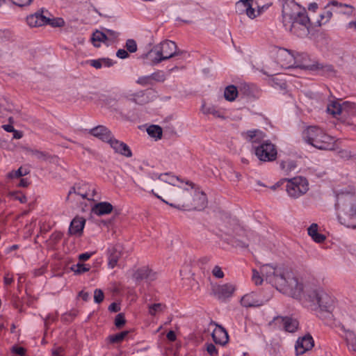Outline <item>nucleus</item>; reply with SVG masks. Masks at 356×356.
<instances>
[{
  "label": "nucleus",
  "mask_w": 356,
  "mask_h": 356,
  "mask_svg": "<svg viewBox=\"0 0 356 356\" xmlns=\"http://www.w3.org/2000/svg\"><path fill=\"white\" fill-rule=\"evenodd\" d=\"M252 281L256 285L262 284L264 279L280 292L295 298H301L302 284L298 281L293 273L281 266L265 264L261 266L260 273L252 270Z\"/></svg>",
  "instance_id": "obj_1"
},
{
  "label": "nucleus",
  "mask_w": 356,
  "mask_h": 356,
  "mask_svg": "<svg viewBox=\"0 0 356 356\" xmlns=\"http://www.w3.org/2000/svg\"><path fill=\"white\" fill-rule=\"evenodd\" d=\"M282 3V24L286 31L298 37L309 33L310 19L305 9L293 0H280Z\"/></svg>",
  "instance_id": "obj_2"
},
{
  "label": "nucleus",
  "mask_w": 356,
  "mask_h": 356,
  "mask_svg": "<svg viewBox=\"0 0 356 356\" xmlns=\"http://www.w3.org/2000/svg\"><path fill=\"white\" fill-rule=\"evenodd\" d=\"M336 208L339 220L346 227L356 228V198L350 193L337 195Z\"/></svg>",
  "instance_id": "obj_3"
},
{
  "label": "nucleus",
  "mask_w": 356,
  "mask_h": 356,
  "mask_svg": "<svg viewBox=\"0 0 356 356\" xmlns=\"http://www.w3.org/2000/svg\"><path fill=\"white\" fill-rule=\"evenodd\" d=\"M185 184L190 186V188H183L181 197L178 199L181 204H170V206L179 210L204 209L207 204L206 195L202 191L195 189L193 182L186 180Z\"/></svg>",
  "instance_id": "obj_4"
},
{
  "label": "nucleus",
  "mask_w": 356,
  "mask_h": 356,
  "mask_svg": "<svg viewBox=\"0 0 356 356\" xmlns=\"http://www.w3.org/2000/svg\"><path fill=\"white\" fill-rule=\"evenodd\" d=\"M302 138L307 144L321 150H334L337 147L334 138L318 127H307L302 133Z\"/></svg>",
  "instance_id": "obj_5"
},
{
  "label": "nucleus",
  "mask_w": 356,
  "mask_h": 356,
  "mask_svg": "<svg viewBox=\"0 0 356 356\" xmlns=\"http://www.w3.org/2000/svg\"><path fill=\"white\" fill-rule=\"evenodd\" d=\"M307 298L314 305H317L322 311L332 313L336 309L335 298L321 288L308 291Z\"/></svg>",
  "instance_id": "obj_6"
},
{
  "label": "nucleus",
  "mask_w": 356,
  "mask_h": 356,
  "mask_svg": "<svg viewBox=\"0 0 356 356\" xmlns=\"http://www.w3.org/2000/svg\"><path fill=\"white\" fill-rule=\"evenodd\" d=\"M294 67L314 71L323 75H331L334 72L332 66L323 65L318 61H312L307 54H295Z\"/></svg>",
  "instance_id": "obj_7"
},
{
  "label": "nucleus",
  "mask_w": 356,
  "mask_h": 356,
  "mask_svg": "<svg viewBox=\"0 0 356 356\" xmlns=\"http://www.w3.org/2000/svg\"><path fill=\"white\" fill-rule=\"evenodd\" d=\"M149 54L150 56H154L152 62L157 64L177 55V47L174 42L165 40L156 45Z\"/></svg>",
  "instance_id": "obj_8"
},
{
  "label": "nucleus",
  "mask_w": 356,
  "mask_h": 356,
  "mask_svg": "<svg viewBox=\"0 0 356 356\" xmlns=\"http://www.w3.org/2000/svg\"><path fill=\"white\" fill-rule=\"evenodd\" d=\"M286 181V191L292 198H298L309 191V182L303 177H296L287 179Z\"/></svg>",
  "instance_id": "obj_9"
},
{
  "label": "nucleus",
  "mask_w": 356,
  "mask_h": 356,
  "mask_svg": "<svg viewBox=\"0 0 356 356\" xmlns=\"http://www.w3.org/2000/svg\"><path fill=\"white\" fill-rule=\"evenodd\" d=\"M118 36L119 33L111 29H104L103 31L97 30L92 35L91 42L95 47H99L102 43L108 46L115 42Z\"/></svg>",
  "instance_id": "obj_10"
},
{
  "label": "nucleus",
  "mask_w": 356,
  "mask_h": 356,
  "mask_svg": "<svg viewBox=\"0 0 356 356\" xmlns=\"http://www.w3.org/2000/svg\"><path fill=\"white\" fill-rule=\"evenodd\" d=\"M254 152L257 158L262 161H272L277 157V149L275 145L268 141L255 147Z\"/></svg>",
  "instance_id": "obj_11"
},
{
  "label": "nucleus",
  "mask_w": 356,
  "mask_h": 356,
  "mask_svg": "<svg viewBox=\"0 0 356 356\" xmlns=\"http://www.w3.org/2000/svg\"><path fill=\"white\" fill-rule=\"evenodd\" d=\"M74 193L82 198L88 200H94L96 193V188L94 186L85 182L76 184L70 191L69 194Z\"/></svg>",
  "instance_id": "obj_12"
},
{
  "label": "nucleus",
  "mask_w": 356,
  "mask_h": 356,
  "mask_svg": "<svg viewBox=\"0 0 356 356\" xmlns=\"http://www.w3.org/2000/svg\"><path fill=\"white\" fill-rule=\"evenodd\" d=\"M271 324L279 328H282L289 332H294L297 331L299 325L298 321L289 316H276L273 318Z\"/></svg>",
  "instance_id": "obj_13"
},
{
  "label": "nucleus",
  "mask_w": 356,
  "mask_h": 356,
  "mask_svg": "<svg viewBox=\"0 0 356 356\" xmlns=\"http://www.w3.org/2000/svg\"><path fill=\"white\" fill-rule=\"evenodd\" d=\"M275 58L282 67H293L295 63V53L286 49L280 48L276 51Z\"/></svg>",
  "instance_id": "obj_14"
},
{
  "label": "nucleus",
  "mask_w": 356,
  "mask_h": 356,
  "mask_svg": "<svg viewBox=\"0 0 356 356\" xmlns=\"http://www.w3.org/2000/svg\"><path fill=\"white\" fill-rule=\"evenodd\" d=\"M236 6L240 14L245 13L251 19H254L261 14L260 8L255 10L253 7L252 0H240L236 3Z\"/></svg>",
  "instance_id": "obj_15"
},
{
  "label": "nucleus",
  "mask_w": 356,
  "mask_h": 356,
  "mask_svg": "<svg viewBox=\"0 0 356 356\" xmlns=\"http://www.w3.org/2000/svg\"><path fill=\"white\" fill-rule=\"evenodd\" d=\"M356 115V105L354 103L349 102H343L341 104L340 114L339 115L338 120L348 125H352V123L348 120L349 118Z\"/></svg>",
  "instance_id": "obj_16"
},
{
  "label": "nucleus",
  "mask_w": 356,
  "mask_h": 356,
  "mask_svg": "<svg viewBox=\"0 0 356 356\" xmlns=\"http://www.w3.org/2000/svg\"><path fill=\"white\" fill-rule=\"evenodd\" d=\"M314 346V341L310 334H305L299 337L296 343V352L297 355H302L310 350Z\"/></svg>",
  "instance_id": "obj_17"
},
{
  "label": "nucleus",
  "mask_w": 356,
  "mask_h": 356,
  "mask_svg": "<svg viewBox=\"0 0 356 356\" xmlns=\"http://www.w3.org/2000/svg\"><path fill=\"white\" fill-rule=\"evenodd\" d=\"M107 143L110 145L115 153L128 158L132 156L131 150L129 146L124 143L117 140L113 136Z\"/></svg>",
  "instance_id": "obj_18"
},
{
  "label": "nucleus",
  "mask_w": 356,
  "mask_h": 356,
  "mask_svg": "<svg viewBox=\"0 0 356 356\" xmlns=\"http://www.w3.org/2000/svg\"><path fill=\"white\" fill-rule=\"evenodd\" d=\"M214 295L219 300H225L226 298H230L234 292L235 291V287L233 284H224L221 285H218L213 289Z\"/></svg>",
  "instance_id": "obj_19"
},
{
  "label": "nucleus",
  "mask_w": 356,
  "mask_h": 356,
  "mask_svg": "<svg viewBox=\"0 0 356 356\" xmlns=\"http://www.w3.org/2000/svg\"><path fill=\"white\" fill-rule=\"evenodd\" d=\"M26 22L30 27H38L47 24L48 20L43 12H37L27 16Z\"/></svg>",
  "instance_id": "obj_20"
},
{
  "label": "nucleus",
  "mask_w": 356,
  "mask_h": 356,
  "mask_svg": "<svg viewBox=\"0 0 356 356\" xmlns=\"http://www.w3.org/2000/svg\"><path fill=\"white\" fill-rule=\"evenodd\" d=\"M89 133L104 142L108 143L113 136L111 131L104 126L99 125L90 129Z\"/></svg>",
  "instance_id": "obj_21"
},
{
  "label": "nucleus",
  "mask_w": 356,
  "mask_h": 356,
  "mask_svg": "<svg viewBox=\"0 0 356 356\" xmlns=\"http://www.w3.org/2000/svg\"><path fill=\"white\" fill-rule=\"evenodd\" d=\"M241 304L245 307H256L263 305L261 300L259 298L257 294L250 293L244 295L241 299Z\"/></svg>",
  "instance_id": "obj_22"
},
{
  "label": "nucleus",
  "mask_w": 356,
  "mask_h": 356,
  "mask_svg": "<svg viewBox=\"0 0 356 356\" xmlns=\"http://www.w3.org/2000/svg\"><path fill=\"white\" fill-rule=\"evenodd\" d=\"M122 248L120 245H117L109 250L108 258V266L110 268H115L118 262L119 259L122 256Z\"/></svg>",
  "instance_id": "obj_23"
},
{
  "label": "nucleus",
  "mask_w": 356,
  "mask_h": 356,
  "mask_svg": "<svg viewBox=\"0 0 356 356\" xmlns=\"http://www.w3.org/2000/svg\"><path fill=\"white\" fill-rule=\"evenodd\" d=\"M134 277L136 280H145L148 282H151L156 279V273L150 270L148 267L144 266L138 268L134 273Z\"/></svg>",
  "instance_id": "obj_24"
},
{
  "label": "nucleus",
  "mask_w": 356,
  "mask_h": 356,
  "mask_svg": "<svg viewBox=\"0 0 356 356\" xmlns=\"http://www.w3.org/2000/svg\"><path fill=\"white\" fill-rule=\"evenodd\" d=\"M212 337L215 343L225 345L227 343L229 337L226 330L220 325H216L212 332Z\"/></svg>",
  "instance_id": "obj_25"
},
{
  "label": "nucleus",
  "mask_w": 356,
  "mask_h": 356,
  "mask_svg": "<svg viewBox=\"0 0 356 356\" xmlns=\"http://www.w3.org/2000/svg\"><path fill=\"white\" fill-rule=\"evenodd\" d=\"M86 220L81 217L74 218L70 225L69 233L71 235L80 236L83 232Z\"/></svg>",
  "instance_id": "obj_26"
},
{
  "label": "nucleus",
  "mask_w": 356,
  "mask_h": 356,
  "mask_svg": "<svg viewBox=\"0 0 356 356\" xmlns=\"http://www.w3.org/2000/svg\"><path fill=\"white\" fill-rule=\"evenodd\" d=\"M156 178H158V179L167 183L168 184L172 185L174 186H177L179 188H185V187L182 186L181 185L177 184L178 182L181 184H185L186 181H184L181 179L179 177H176L170 173H163V174H159V175H156Z\"/></svg>",
  "instance_id": "obj_27"
},
{
  "label": "nucleus",
  "mask_w": 356,
  "mask_h": 356,
  "mask_svg": "<svg viewBox=\"0 0 356 356\" xmlns=\"http://www.w3.org/2000/svg\"><path fill=\"white\" fill-rule=\"evenodd\" d=\"M243 136L252 143H260L264 140L265 134L260 130L253 129L243 133Z\"/></svg>",
  "instance_id": "obj_28"
},
{
  "label": "nucleus",
  "mask_w": 356,
  "mask_h": 356,
  "mask_svg": "<svg viewBox=\"0 0 356 356\" xmlns=\"http://www.w3.org/2000/svg\"><path fill=\"white\" fill-rule=\"evenodd\" d=\"M113 206L107 202H102L96 204L92 208V212L97 216H103L111 213L113 211Z\"/></svg>",
  "instance_id": "obj_29"
},
{
  "label": "nucleus",
  "mask_w": 356,
  "mask_h": 356,
  "mask_svg": "<svg viewBox=\"0 0 356 356\" xmlns=\"http://www.w3.org/2000/svg\"><path fill=\"white\" fill-rule=\"evenodd\" d=\"M201 111L204 115H212L214 118L225 119L223 112L217 109L213 105L207 104L204 102L202 105Z\"/></svg>",
  "instance_id": "obj_30"
},
{
  "label": "nucleus",
  "mask_w": 356,
  "mask_h": 356,
  "mask_svg": "<svg viewBox=\"0 0 356 356\" xmlns=\"http://www.w3.org/2000/svg\"><path fill=\"white\" fill-rule=\"evenodd\" d=\"M343 337L348 350L356 352V333L349 330H343Z\"/></svg>",
  "instance_id": "obj_31"
},
{
  "label": "nucleus",
  "mask_w": 356,
  "mask_h": 356,
  "mask_svg": "<svg viewBox=\"0 0 356 356\" xmlns=\"http://www.w3.org/2000/svg\"><path fill=\"white\" fill-rule=\"evenodd\" d=\"M337 309L344 319L356 321V309L353 307L341 305Z\"/></svg>",
  "instance_id": "obj_32"
},
{
  "label": "nucleus",
  "mask_w": 356,
  "mask_h": 356,
  "mask_svg": "<svg viewBox=\"0 0 356 356\" xmlns=\"http://www.w3.org/2000/svg\"><path fill=\"white\" fill-rule=\"evenodd\" d=\"M309 236L312 237L316 243H322L325 240V236L318 233V226L316 223H312L307 229Z\"/></svg>",
  "instance_id": "obj_33"
},
{
  "label": "nucleus",
  "mask_w": 356,
  "mask_h": 356,
  "mask_svg": "<svg viewBox=\"0 0 356 356\" xmlns=\"http://www.w3.org/2000/svg\"><path fill=\"white\" fill-rule=\"evenodd\" d=\"M341 104L342 103L339 101H331L327 104V112L337 119L340 114Z\"/></svg>",
  "instance_id": "obj_34"
},
{
  "label": "nucleus",
  "mask_w": 356,
  "mask_h": 356,
  "mask_svg": "<svg viewBox=\"0 0 356 356\" xmlns=\"http://www.w3.org/2000/svg\"><path fill=\"white\" fill-rule=\"evenodd\" d=\"M238 96L237 88L234 85L228 86L224 91V97L226 100L233 102Z\"/></svg>",
  "instance_id": "obj_35"
},
{
  "label": "nucleus",
  "mask_w": 356,
  "mask_h": 356,
  "mask_svg": "<svg viewBox=\"0 0 356 356\" xmlns=\"http://www.w3.org/2000/svg\"><path fill=\"white\" fill-rule=\"evenodd\" d=\"M148 135L156 140L161 139L162 137V129L159 125L152 124L147 128Z\"/></svg>",
  "instance_id": "obj_36"
},
{
  "label": "nucleus",
  "mask_w": 356,
  "mask_h": 356,
  "mask_svg": "<svg viewBox=\"0 0 356 356\" xmlns=\"http://www.w3.org/2000/svg\"><path fill=\"white\" fill-rule=\"evenodd\" d=\"M29 173V170L27 168L20 167L16 170H13L8 172L6 175V177L10 179H18L21 177L28 175Z\"/></svg>",
  "instance_id": "obj_37"
},
{
  "label": "nucleus",
  "mask_w": 356,
  "mask_h": 356,
  "mask_svg": "<svg viewBox=\"0 0 356 356\" xmlns=\"http://www.w3.org/2000/svg\"><path fill=\"white\" fill-rule=\"evenodd\" d=\"M165 309V305L161 303H154L148 305V313L151 316H156L163 312Z\"/></svg>",
  "instance_id": "obj_38"
},
{
  "label": "nucleus",
  "mask_w": 356,
  "mask_h": 356,
  "mask_svg": "<svg viewBox=\"0 0 356 356\" xmlns=\"http://www.w3.org/2000/svg\"><path fill=\"white\" fill-rule=\"evenodd\" d=\"M280 166L282 171L286 174L291 172L296 168V163L293 161L289 159L281 161Z\"/></svg>",
  "instance_id": "obj_39"
},
{
  "label": "nucleus",
  "mask_w": 356,
  "mask_h": 356,
  "mask_svg": "<svg viewBox=\"0 0 356 356\" xmlns=\"http://www.w3.org/2000/svg\"><path fill=\"white\" fill-rule=\"evenodd\" d=\"M71 270L74 273V274L79 275L88 272L90 270V267L83 264L78 263L73 265L71 267Z\"/></svg>",
  "instance_id": "obj_40"
},
{
  "label": "nucleus",
  "mask_w": 356,
  "mask_h": 356,
  "mask_svg": "<svg viewBox=\"0 0 356 356\" xmlns=\"http://www.w3.org/2000/svg\"><path fill=\"white\" fill-rule=\"evenodd\" d=\"M153 84L155 82H163L165 79V73L163 71H156L150 74Z\"/></svg>",
  "instance_id": "obj_41"
},
{
  "label": "nucleus",
  "mask_w": 356,
  "mask_h": 356,
  "mask_svg": "<svg viewBox=\"0 0 356 356\" xmlns=\"http://www.w3.org/2000/svg\"><path fill=\"white\" fill-rule=\"evenodd\" d=\"M47 24L51 25L52 27H63L65 25V21L61 17L49 18L47 17Z\"/></svg>",
  "instance_id": "obj_42"
},
{
  "label": "nucleus",
  "mask_w": 356,
  "mask_h": 356,
  "mask_svg": "<svg viewBox=\"0 0 356 356\" xmlns=\"http://www.w3.org/2000/svg\"><path fill=\"white\" fill-rule=\"evenodd\" d=\"M127 334V331H124L114 335H111L109 336V340L111 343H120L125 338Z\"/></svg>",
  "instance_id": "obj_43"
},
{
  "label": "nucleus",
  "mask_w": 356,
  "mask_h": 356,
  "mask_svg": "<svg viewBox=\"0 0 356 356\" xmlns=\"http://www.w3.org/2000/svg\"><path fill=\"white\" fill-rule=\"evenodd\" d=\"M136 83L142 86H148L154 85L150 75L140 76Z\"/></svg>",
  "instance_id": "obj_44"
},
{
  "label": "nucleus",
  "mask_w": 356,
  "mask_h": 356,
  "mask_svg": "<svg viewBox=\"0 0 356 356\" xmlns=\"http://www.w3.org/2000/svg\"><path fill=\"white\" fill-rule=\"evenodd\" d=\"M332 4L334 6H339L341 8V12L344 14H352L353 11V8L351 6H348L347 4L342 5L341 3H339L337 1H332Z\"/></svg>",
  "instance_id": "obj_45"
},
{
  "label": "nucleus",
  "mask_w": 356,
  "mask_h": 356,
  "mask_svg": "<svg viewBox=\"0 0 356 356\" xmlns=\"http://www.w3.org/2000/svg\"><path fill=\"white\" fill-rule=\"evenodd\" d=\"M126 48L130 53H134L137 51V44L133 39H129L126 42Z\"/></svg>",
  "instance_id": "obj_46"
},
{
  "label": "nucleus",
  "mask_w": 356,
  "mask_h": 356,
  "mask_svg": "<svg viewBox=\"0 0 356 356\" xmlns=\"http://www.w3.org/2000/svg\"><path fill=\"white\" fill-rule=\"evenodd\" d=\"M212 275L218 279H222L224 277L225 274L219 266H215L212 269Z\"/></svg>",
  "instance_id": "obj_47"
},
{
  "label": "nucleus",
  "mask_w": 356,
  "mask_h": 356,
  "mask_svg": "<svg viewBox=\"0 0 356 356\" xmlns=\"http://www.w3.org/2000/svg\"><path fill=\"white\" fill-rule=\"evenodd\" d=\"M125 324L124 316L122 314H118L115 319V325L120 328Z\"/></svg>",
  "instance_id": "obj_48"
},
{
  "label": "nucleus",
  "mask_w": 356,
  "mask_h": 356,
  "mask_svg": "<svg viewBox=\"0 0 356 356\" xmlns=\"http://www.w3.org/2000/svg\"><path fill=\"white\" fill-rule=\"evenodd\" d=\"M104 293L101 289H95L94 292V300L96 303H100L104 300Z\"/></svg>",
  "instance_id": "obj_49"
},
{
  "label": "nucleus",
  "mask_w": 356,
  "mask_h": 356,
  "mask_svg": "<svg viewBox=\"0 0 356 356\" xmlns=\"http://www.w3.org/2000/svg\"><path fill=\"white\" fill-rule=\"evenodd\" d=\"M65 350L60 346H55L51 350V356H64Z\"/></svg>",
  "instance_id": "obj_50"
},
{
  "label": "nucleus",
  "mask_w": 356,
  "mask_h": 356,
  "mask_svg": "<svg viewBox=\"0 0 356 356\" xmlns=\"http://www.w3.org/2000/svg\"><path fill=\"white\" fill-rule=\"evenodd\" d=\"M11 352L19 356H24L26 353V350L23 347L13 346L11 348Z\"/></svg>",
  "instance_id": "obj_51"
},
{
  "label": "nucleus",
  "mask_w": 356,
  "mask_h": 356,
  "mask_svg": "<svg viewBox=\"0 0 356 356\" xmlns=\"http://www.w3.org/2000/svg\"><path fill=\"white\" fill-rule=\"evenodd\" d=\"M12 3L19 7L29 6L33 0H10Z\"/></svg>",
  "instance_id": "obj_52"
},
{
  "label": "nucleus",
  "mask_w": 356,
  "mask_h": 356,
  "mask_svg": "<svg viewBox=\"0 0 356 356\" xmlns=\"http://www.w3.org/2000/svg\"><path fill=\"white\" fill-rule=\"evenodd\" d=\"M207 350L211 356H218V355L216 346L212 343L207 344Z\"/></svg>",
  "instance_id": "obj_53"
},
{
  "label": "nucleus",
  "mask_w": 356,
  "mask_h": 356,
  "mask_svg": "<svg viewBox=\"0 0 356 356\" xmlns=\"http://www.w3.org/2000/svg\"><path fill=\"white\" fill-rule=\"evenodd\" d=\"M140 96V93H129L126 95L125 97L129 101L137 102V99Z\"/></svg>",
  "instance_id": "obj_54"
},
{
  "label": "nucleus",
  "mask_w": 356,
  "mask_h": 356,
  "mask_svg": "<svg viewBox=\"0 0 356 356\" xmlns=\"http://www.w3.org/2000/svg\"><path fill=\"white\" fill-rule=\"evenodd\" d=\"M116 56L121 59H124L129 57V54L126 50L120 49L117 51Z\"/></svg>",
  "instance_id": "obj_55"
},
{
  "label": "nucleus",
  "mask_w": 356,
  "mask_h": 356,
  "mask_svg": "<svg viewBox=\"0 0 356 356\" xmlns=\"http://www.w3.org/2000/svg\"><path fill=\"white\" fill-rule=\"evenodd\" d=\"M89 63L90 64L91 66L94 67L96 69H100L102 67L101 59L90 60H89Z\"/></svg>",
  "instance_id": "obj_56"
},
{
  "label": "nucleus",
  "mask_w": 356,
  "mask_h": 356,
  "mask_svg": "<svg viewBox=\"0 0 356 356\" xmlns=\"http://www.w3.org/2000/svg\"><path fill=\"white\" fill-rule=\"evenodd\" d=\"M93 254L92 252H84L79 255V259L81 261H87Z\"/></svg>",
  "instance_id": "obj_57"
},
{
  "label": "nucleus",
  "mask_w": 356,
  "mask_h": 356,
  "mask_svg": "<svg viewBox=\"0 0 356 356\" xmlns=\"http://www.w3.org/2000/svg\"><path fill=\"white\" fill-rule=\"evenodd\" d=\"M102 67H109L113 65L112 60L109 58H101Z\"/></svg>",
  "instance_id": "obj_58"
},
{
  "label": "nucleus",
  "mask_w": 356,
  "mask_h": 356,
  "mask_svg": "<svg viewBox=\"0 0 356 356\" xmlns=\"http://www.w3.org/2000/svg\"><path fill=\"white\" fill-rule=\"evenodd\" d=\"M167 339L170 341H175L177 339L176 334L174 331L170 330L167 334Z\"/></svg>",
  "instance_id": "obj_59"
},
{
  "label": "nucleus",
  "mask_w": 356,
  "mask_h": 356,
  "mask_svg": "<svg viewBox=\"0 0 356 356\" xmlns=\"http://www.w3.org/2000/svg\"><path fill=\"white\" fill-rule=\"evenodd\" d=\"M108 309L111 312H117L120 309V306L117 303L113 302L109 306Z\"/></svg>",
  "instance_id": "obj_60"
},
{
  "label": "nucleus",
  "mask_w": 356,
  "mask_h": 356,
  "mask_svg": "<svg viewBox=\"0 0 356 356\" xmlns=\"http://www.w3.org/2000/svg\"><path fill=\"white\" fill-rule=\"evenodd\" d=\"M13 282V277L12 276H10L8 273L4 276V284L6 285H9V284H12Z\"/></svg>",
  "instance_id": "obj_61"
},
{
  "label": "nucleus",
  "mask_w": 356,
  "mask_h": 356,
  "mask_svg": "<svg viewBox=\"0 0 356 356\" xmlns=\"http://www.w3.org/2000/svg\"><path fill=\"white\" fill-rule=\"evenodd\" d=\"M79 296L83 300L86 301L89 298L90 296L88 293L81 291L79 292Z\"/></svg>",
  "instance_id": "obj_62"
},
{
  "label": "nucleus",
  "mask_w": 356,
  "mask_h": 356,
  "mask_svg": "<svg viewBox=\"0 0 356 356\" xmlns=\"http://www.w3.org/2000/svg\"><path fill=\"white\" fill-rule=\"evenodd\" d=\"M29 184V181L27 179H22L18 184L19 187H27Z\"/></svg>",
  "instance_id": "obj_63"
},
{
  "label": "nucleus",
  "mask_w": 356,
  "mask_h": 356,
  "mask_svg": "<svg viewBox=\"0 0 356 356\" xmlns=\"http://www.w3.org/2000/svg\"><path fill=\"white\" fill-rule=\"evenodd\" d=\"M13 133V138L15 139H20L23 136V134L20 131H17V130L15 129Z\"/></svg>",
  "instance_id": "obj_64"
}]
</instances>
